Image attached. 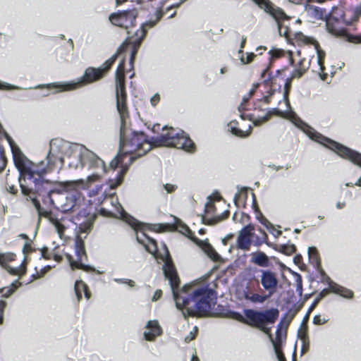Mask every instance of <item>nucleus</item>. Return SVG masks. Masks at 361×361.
I'll return each mask as SVG.
<instances>
[{"label": "nucleus", "mask_w": 361, "mask_h": 361, "mask_svg": "<svg viewBox=\"0 0 361 361\" xmlns=\"http://www.w3.org/2000/svg\"><path fill=\"white\" fill-rule=\"evenodd\" d=\"M31 250V246L29 244H25L23 247V252H27Z\"/></svg>", "instance_id": "57"}, {"label": "nucleus", "mask_w": 361, "mask_h": 361, "mask_svg": "<svg viewBox=\"0 0 361 361\" xmlns=\"http://www.w3.org/2000/svg\"><path fill=\"white\" fill-rule=\"evenodd\" d=\"M52 256H53L54 260L56 261V262H59L61 259V257L60 255H54Z\"/></svg>", "instance_id": "59"}, {"label": "nucleus", "mask_w": 361, "mask_h": 361, "mask_svg": "<svg viewBox=\"0 0 361 361\" xmlns=\"http://www.w3.org/2000/svg\"><path fill=\"white\" fill-rule=\"evenodd\" d=\"M251 261L254 264L267 267L269 266V258L268 257L262 252H252L251 255Z\"/></svg>", "instance_id": "28"}, {"label": "nucleus", "mask_w": 361, "mask_h": 361, "mask_svg": "<svg viewBox=\"0 0 361 361\" xmlns=\"http://www.w3.org/2000/svg\"><path fill=\"white\" fill-rule=\"evenodd\" d=\"M6 303L4 300H0V324L3 322V313L6 307Z\"/></svg>", "instance_id": "46"}, {"label": "nucleus", "mask_w": 361, "mask_h": 361, "mask_svg": "<svg viewBox=\"0 0 361 361\" xmlns=\"http://www.w3.org/2000/svg\"><path fill=\"white\" fill-rule=\"evenodd\" d=\"M247 188H240L238 192L234 196V202L235 204L238 206L239 204L243 203V201L247 197Z\"/></svg>", "instance_id": "32"}, {"label": "nucleus", "mask_w": 361, "mask_h": 361, "mask_svg": "<svg viewBox=\"0 0 361 361\" xmlns=\"http://www.w3.org/2000/svg\"><path fill=\"white\" fill-rule=\"evenodd\" d=\"M134 40L131 42L133 45L130 47L128 43H123L118 50V53L113 55L110 59L106 61L101 67L98 68H88L85 70L84 75L80 79L74 81L66 82H53L47 84L46 87L50 90H54V93L71 91L80 88L85 85L95 82L102 78L104 74L111 68L114 63L116 57L121 53L126 52L130 48V63L133 66L135 56L137 53V44L133 43Z\"/></svg>", "instance_id": "4"}, {"label": "nucleus", "mask_w": 361, "mask_h": 361, "mask_svg": "<svg viewBox=\"0 0 361 361\" xmlns=\"http://www.w3.org/2000/svg\"><path fill=\"white\" fill-rule=\"evenodd\" d=\"M251 97H249V94H247V95L246 96H244L243 98V103L241 104L240 105V107L243 108V103L246 102L247 101H248V99L250 98Z\"/></svg>", "instance_id": "58"}, {"label": "nucleus", "mask_w": 361, "mask_h": 361, "mask_svg": "<svg viewBox=\"0 0 361 361\" xmlns=\"http://www.w3.org/2000/svg\"><path fill=\"white\" fill-rule=\"evenodd\" d=\"M94 172L85 178L61 183V191L66 193V202L61 205L63 212L75 211L83 201L80 190L88 189L94 183L99 181L105 173L94 170Z\"/></svg>", "instance_id": "6"}, {"label": "nucleus", "mask_w": 361, "mask_h": 361, "mask_svg": "<svg viewBox=\"0 0 361 361\" xmlns=\"http://www.w3.org/2000/svg\"><path fill=\"white\" fill-rule=\"evenodd\" d=\"M24 180V176H19L18 181L20 184V187L21 189V192L23 195L26 196L27 197V200L30 199L35 208L37 211V213L39 216H45L48 217L49 216V213L46 211H42L40 207V203L39 200H37V196H42L43 197V202L44 204H49L51 205L54 204V200H52L51 195V193L54 192V190H51L49 188V182L47 180H43L44 185H42L40 187L41 188H39L37 190H32V191H30L29 190H23V181Z\"/></svg>", "instance_id": "9"}, {"label": "nucleus", "mask_w": 361, "mask_h": 361, "mask_svg": "<svg viewBox=\"0 0 361 361\" xmlns=\"http://www.w3.org/2000/svg\"><path fill=\"white\" fill-rule=\"evenodd\" d=\"M136 17L137 11L130 10L112 13L109 16V20L114 25L128 29L134 25Z\"/></svg>", "instance_id": "17"}, {"label": "nucleus", "mask_w": 361, "mask_h": 361, "mask_svg": "<svg viewBox=\"0 0 361 361\" xmlns=\"http://www.w3.org/2000/svg\"><path fill=\"white\" fill-rule=\"evenodd\" d=\"M325 147L335 152L342 158L346 159L361 167V154L341 145L332 140H329ZM355 185L361 186V177L355 182Z\"/></svg>", "instance_id": "11"}, {"label": "nucleus", "mask_w": 361, "mask_h": 361, "mask_svg": "<svg viewBox=\"0 0 361 361\" xmlns=\"http://www.w3.org/2000/svg\"><path fill=\"white\" fill-rule=\"evenodd\" d=\"M290 84V81L285 84L286 92L283 95L285 103L288 107L286 111H281L278 109H274L272 114L278 116L287 118L290 120L295 126L302 130L311 140L326 146L330 139L323 136L322 134L317 132L312 127L304 123L300 118L297 116L295 113L290 109V104L287 97V90Z\"/></svg>", "instance_id": "7"}, {"label": "nucleus", "mask_w": 361, "mask_h": 361, "mask_svg": "<svg viewBox=\"0 0 361 361\" xmlns=\"http://www.w3.org/2000/svg\"><path fill=\"white\" fill-rule=\"evenodd\" d=\"M180 232L192 240L214 262H219L221 260L220 255L216 252L207 240H201L195 238L187 226L182 225L180 228Z\"/></svg>", "instance_id": "15"}, {"label": "nucleus", "mask_w": 361, "mask_h": 361, "mask_svg": "<svg viewBox=\"0 0 361 361\" xmlns=\"http://www.w3.org/2000/svg\"><path fill=\"white\" fill-rule=\"evenodd\" d=\"M114 281L118 283L126 284L130 287H134L135 285L134 281L128 279H114Z\"/></svg>", "instance_id": "39"}, {"label": "nucleus", "mask_w": 361, "mask_h": 361, "mask_svg": "<svg viewBox=\"0 0 361 361\" xmlns=\"http://www.w3.org/2000/svg\"><path fill=\"white\" fill-rule=\"evenodd\" d=\"M4 131L8 135L10 136L3 128V126L0 123V136L2 135L6 139V137H5L4 134ZM6 163H7V159L6 158V156H5V153H4V149L0 146V172H1L2 171H4V169H5L6 166Z\"/></svg>", "instance_id": "30"}, {"label": "nucleus", "mask_w": 361, "mask_h": 361, "mask_svg": "<svg viewBox=\"0 0 361 361\" xmlns=\"http://www.w3.org/2000/svg\"><path fill=\"white\" fill-rule=\"evenodd\" d=\"M306 11L310 16L314 18V19L326 20L327 13L326 12V11L323 10L319 7L310 5L306 7Z\"/></svg>", "instance_id": "26"}, {"label": "nucleus", "mask_w": 361, "mask_h": 361, "mask_svg": "<svg viewBox=\"0 0 361 361\" xmlns=\"http://www.w3.org/2000/svg\"><path fill=\"white\" fill-rule=\"evenodd\" d=\"M126 0H116V4L117 6L123 4V2H125Z\"/></svg>", "instance_id": "63"}, {"label": "nucleus", "mask_w": 361, "mask_h": 361, "mask_svg": "<svg viewBox=\"0 0 361 361\" xmlns=\"http://www.w3.org/2000/svg\"><path fill=\"white\" fill-rule=\"evenodd\" d=\"M124 62L119 63L116 73V107L121 119L120 149L116 157L110 163L112 169L120 166L121 172L124 173L128 166L137 157H141L149 152L152 144L146 139L143 133L131 132L127 127L126 118L128 111L126 106V94L124 82Z\"/></svg>", "instance_id": "3"}, {"label": "nucleus", "mask_w": 361, "mask_h": 361, "mask_svg": "<svg viewBox=\"0 0 361 361\" xmlns=\"http://www.w3.org/2000/svg\"><path fill=\"white\" fill-rule=\"evenodd\" d=\"M13 154L15 166L20 176H24L23 190H38L44 185L43 176L51 171L54 168L62 166L66 158L68 166L78 169L87 167L90 170L106 172L104 161L94 152L82 145L71 143L61 138L52 139L49 142V149L46 157L47 163L41 161L36 164L30 161L22 152L11 136L4 131Z\"/></svg>", "instance_id": "2"}, {"label": "nucleus", "mask_w": 361, "mask_h": 361, "mask_svg": "<svg viewBox=\"0 0 361 361\" xmlns=\"http://www.w3.org/2000/svg\"><path fill=\"white\" fill-rule=\"evenodd\" d=\"M265 236H266L265 233H262L263 239H262V240H257L255 243H256L257 245H259V244H261V243L264 240Z\"/></svg>", "instance_id": "61"}, {"label": "nucleus", "mask_w": 361, "mask_h": 361, "mask_svg": "<svg viewBox=\"0 0 361 361\" xmlns=\"http://www.w3.org/2000/svg\"><path fill=\"white\" fill-rule=\"evenodd\" d=\"M326 20H329V24H330L331 21H335L337 24L351 23V20L345 18V12L343 9L340 7L333 8L329 17H326Z\"/></svg>", "instance_id": "24"}, {"label": "nucleus", "mask_w": 361, "mask_h": 361, "mask_svg": "<svg viewBox=\"0 0 361 361\" xmlns=\"http://www.w3.org/2000/svg\"><path fill=\"white\" fill-rule=\"evenodd\" d=\"M75 250L77 256V260H73L71 255L66 254V257L69 262L71 268L73 270L75 269H81L85 271H93L94 268L84 264L82 262L84 258H86V252L85 249V244L80 238H77L75 242Z\"/></svg>", "instance_id": "14"}, {"label": "nucleus", "mask_w": 361, "mask_h": 361, "mask_svg": "<svg viewBox=\"0 0 361 361\" xmlns=\"http://www.w3.org/2000/svg\"><path fill=\"white\" fill-rule=\"evenodd\" d=\"M265 226L268 229V231L274 236L279 237L281 234V231H280L278 228H276L272 224L266 221L264 223Z\"/></svg>", "instance_id": "37"}, {"label": "nucleus", "mask_w": 361, "mask_h": 361, "mask_svg": "<svg viewBox=\"0 0 361 361\" xmlns=\"http://www.w3.org/2000/svg\"><path fill=\"white\" fill-rule=\"evenodd\" d=\"M4 87H6V88H8V89L11 88V87L9 86L8 85H2V84L0 83V88L1 89V88H4Z\"/></svg>", "instance_id": "64"}, {"label": "nucleus", "mask_w": 361, "mask_h": 361, "mask_svg": "<svg viewBox=\"0 0 361 361\" xmlns=\"http://www.w3.org/2000/svg\"><path fill=\"white\" fill-rule=\"evenodd\" d=\"M345 206V202H338L336 204V208L338 209L344 208Z\"/></svg>", "instance_id": "54"}, {"label": "nucleus", "mask_w": 361, "mask_h": 361, "mask_svg": "<svg viewBox=\"0 0 361 361\" xmlns=\"http://www.w3.org/2000/svg\"><path fill=\"white\" fill-rule=\"evenodd\" d=\"M328 322V319L322 318L320 315H316L313 318V323L316 325L324 324Z\"/></svg>", "instance_id": "40"}, {"label": "nucleus", "mask_w": 361, "mask_h": 361, "mask_svg": "<svg viewBox=\"0 0 361 361\" xmlns=\"http://www.w3.org/2000/svg\"><path fill=\"white\" fill-rule=\"evenodd\" d=\"M221 204L223 203L219 202L218 205H216L210 197L207 198V202L205 204V216L202 217L204 224L214 225L228 217V210L219 212L218 209Z\"/></svg>", "instance_id": "13"}, {"label": "nucleus", "mask_w": 361, "mask_h": 361, "mask_svg": "<svg viewBox=\"0 0 361 361\" xmlns=\"http://www.w3.org/2000/svg\"><path fill=\"white\" fill-rule=\"evenodd\" d=\"M298 338L300 339V341L302 343V348L303 349H308L310 346V340L307 334V330L306 328H304L303 329H300L298 331Z\"/></svg>", "instance_id": "31"}, {"label": "nucleus", "mask_w": 361, "mask_h": 361, "mask_svg": "<svg viewBox=\"0 0 361 361\" xmlns=\"http://www.w3.org/2000/svg\"><path fill=\"white\" fill-rule=\"evenodd\" d=\"M8 191L10 192V193H12V194H16L17 192V189L15 188V186L13 185H9L8 186V188H7Z\"/></svg>", "instance_id": "53"}, {"label": "nucleus", "mask_w": 361, "mask_h": 361, "mask_svg": "<svg viewBox=\"0 0 361 361\" xmlns=\"http://www.w3.org/2000/svg\"><path fill=\"white\" fill-rule=\"evenodd\" d=\"M295 42L300 44H313L317 54V63L320 69L323 70V63L325 53L319 47L318 43L312 37L305 36L302 32H296L294 35Z\"/></svg>", "instance_id": "19"}, {"label": "nucleus", "mask_w": 361, "mask_h": 361, "mask_svg": "<svg viewBox=\"0 0 361 361\" xmlns=\"http://www.w3.org/2000/svg\"><path fill=\"white\" fill-rule=\"evenodd\" d=\"M191 361H200V360H199V358L197 357L196 355H193L192 358H191Z\"/></svg>", "instance_id": "62"}, {"label": "nucleus", "mask_w": 361, "mask_h": 361, "mask_svg": "<svg viewBox=\"0 0 361 361\" xmlns=\"http://www.w3.org/2000/svg\"><path fill=\"white\" fill-rule=\"evenodd\" d=\"M308 255L310 260L314 263L316 265L319 264V257L317 250L314 247H310L308 248Z\"/></svg>", "instance_id": "35"}, {"label": "nucleus", "mask_w": 361, "mask_h": 361, "mask_svg": "<svg viewBox=\"0 0 361 361\" xmlns=\"http://www.w3.org/2000/svg\"><path fill=\"white\" fill-rule=\"evenodd\" d=\"M240 60L243 64H248L251 63L253 61L254 58L255 57V54L252 52H247L245 54V55L243 53L240 54Z\"/></svg>", "instance_id": "36"}, {"label": "nucleus", "mask_w": 361, "mask_h": 361, "mask_svg": "<svg viewBox=\"0 0 361 361\" xmlns=\"http://www.w3.org/2000/svg\"><path fill=\"white\" fill-rule=\"evenodd\" d=\"M279 310L274 308L262 312L246 310H245L246 320H245L243 317L240 314H238L236 319L250 326L258 327L263 332L268 334L270 341L273 345L278 361H286L281 348L283 339L286 334V331L282 329V324L278 325L275 339H274L269 334L270 329L266 327V324H272L279 317Z\"/></svg>", "instance_id": "5"}, {"label": "nucleus", "mask_w": 361, "mask_h": 361, "mask_svg": "<svg viewBox=\"0 0 361 361\" xmlns=\"http://www.w3.org/2000/svg\"><path fill=\"white\" fill-rule=\"evenodd\" d=\"M106 201H110L113 209L102 208L99 211L100 214L105 216H114L125 221L136 231L137 242L155 258L160 259L164 262L163 271L165 277L169 281L176 307L181 312L183 316L186 318L189 316L208 315L216 301L214 293L209 288L207 283L204 281H195L185 285L179 290L178 288L179 279L166 245L163 244L159 250L155 240L145 233L146 225L138 222L126 213L117 199L111 197Z\"/></svg>", "instance_id": "1"}, {"label": "nucleus", "mask_w": 361, "mask_h": 361, "mask_svg": "<svg viewBox=\"0 0 361 361\" xmlns=\"http://www.w3.org/2000/svg\"><path fill=\"white\" fill-rule=\"evenodd\" d=\"M282 249L283 252L287 255H290L295 250V247L293 245L283 246Z\"/></svg>", "instance_id": "43"}, {"label": "nucleus", "mask_w": 361, "mask_h": 361, "mask_svg": "<svg viewBox=\"0 0 361 361\" xmlns=\"http://www.w3.org/2000/svg\"><path fill=\"white\" fill-rule=\"evenodd\" d=\"M329 289L334 293L338 294L346 299H352L354 296L353 292L345 287H343L333 281L329 282Z\"/></svg>", "instance_id": "25"}, {"label": "nucleus", "mask_w": 361, "mask_h": 361, "mask_svg": "<svg viewBox=\"0 0 361 361\" xmlns=\"http://www.w3.org/2000/svg\"><path fill=\"white\" fill-rule=\"evenodd\" d=\"M197 331V327H195L194 330L192 331H190V334L185 337V341L190 342V341L193 340L195 337Z\"/></svg>", "instance_id": "45"}, {"label": "nucleus", "mask_w": 361, "mask_h": 361, "mask_svg": "<svg viewBox=\"0 0 361 361\" xmlns=\"http://www.w3.org/2000/svg\"><path fill=\"white\" fill-rule=\"evenodd\" d=\"M343 24H337L335 21H331L329 24V20H326V30L331 34L335 36H347L348 40L354 43H361V35L357 37H350L347 35L346 30L341 25Z\"/></svg>", "instance_id": "22"}, {"label": "nucleus", "mask_w": 361, "mask_h": 361, "mask_svg": "<svg viewBox=\"0 0 361 361\" xmlns=\"http://www.w3.org/2000/svg\"><path fill=\"white\" fill-rule=\"evenodd\" d=\"M16 255L12 252H0V264L7 271L13 276H21L25 274L26 271L25 262L17 267L13 268L8 265L10 262L15 260Z\"/></svg>", "instance_id": "18"}, {"label": "nucleus", "mask_w": 361, "mask_h": 361, "mask_svg": "<svg viewBox=\"0 0 361 361\" xmlns=\"http://www.w3.org/2000/svg\"><path fill=\"white\" fill-rule=\"evenodd\" d=\"M20 286V283H18V281H16L14 282H13L11 285V287H7V288H2L1 290V293H2V295L4 296H6V297H8L10 296L13 292L14 290L18 287Z\"/></svg>", "instance_id": "33"}, {"label": "nucleus", "mask_w": 361, "mask_h": 361, "mask_svg": "<svg viewBox=\"0 0 361 361\" xmlns=\"http://www.w3.org/2000/svg\"><path fill=\"white\" fill-rule=\"evenodd\" d=\"M50 221L52 224L54 226L56 231L59 233V236L61 238L62 235L65 231V226L56 219H53L50 217Z\"/></svg>", "instance_id": "34"}, {"label": "nucleus", "mask_w": 361, "mask_h": 361, "mask_svg": "<svg viewBox=\"0 0 361 361\" xmlns=\"http://www.w3.org/2000/svg\"><path fill=\"white\" fill-rule=\"evenodd\" d=\"M51 268V266L50 265L45 266L43 268H41L39 270L35 268V274H33V277L35 279L42 277Z\"/></svg>", "instance_id": "38"}, {"label": "nucleus", "mask_w": 361, "mask_h": 361, "mask_svg": "<svg viewBox=\"0 0 361 361\" xmlns=\"http://www.w3.org/2000/svg\"><path fill=\"white\" fill-rule=\"evenodd\" d=\"M228 130L235 136L240 137H247L252 130V127L250 126L248 129L245 131L242 130L237 128L236 123L235 121H231L228 124Z\"/></svg>", "instance_id": "29"}, {"label": "nucleus", "mask_w": 361, "mask_h": 361, "mask_svg": "<svg viewBox=\"0 0 361 361\" xmlns=\"http://www.w3.org/2000/svg\"><path fill=\"white\" fill-rule=\"evenodd\" d=\"M271 295L268 293L266 295H262L257 293H253L250 291L248 288H246L241 293V298H244L252 303L262 304L267 300Z\"/></svg>", "instance_id": "23"}, {"label": "nucleus", "mask_w": 361, "mask_h": 361, "mask_svg": "<svg viewBox=\"0 0 361 361\" xmlns=\"http://www.w3.org/2000/svg\"><path fill=\"white\" fill-rule=\"evenodd\" d=\"M166 132L154 139V146L173 147L182 149L188 152L195 151V145L192 140L183 130L177 131L167 126L163 128Z\"/></svg>", "instance_id": "8"}, {"label": "nucleus", "mask_w": 361, "mask_h": 361, "mask_svg": "<svg viewBox=\"0 0 361 361\" xmlns=\"http://www.w3.org/2000/svg\"><path fill=\"white\" fill-rule=\"evenodd\" d=\"M161 294H162V292H161V290H157L154 292V295L152 298V300L153 302H156L157 300H158L161 298Z\"/></svg>", "instance_id": "47"}, {"label": "nucleus", "mask_w": 361, "mask_h": 361, "mask_svg": "<svg viewBox=\"0 0 361 361\" xmlns=\"http://www.w3.org/2000/svg\"><path fill=\"white\" fill-rule=\"evenodd\" d=\"M254 226L247 225L245 226L239 233L237 243L238 247L242 250H248L251 245V239L253 237Z\"/></svg>", "instance_id": "20"}, {"label": "nucleus", "mask_w": 361, "mask_h": 361, "mask_svg": "<svg viewBox=\"0 0 361 361\" xmlns=\"http://www.w3.org/2000/svg\"><path fill=\"white\" fill-rule=\"evenodd\" d=\"M303 71H298V70H295L293 73V75H292V77H291V79L293 78H300L302 74H303Z\"/></svg>", "instance_id": "50"}, {"label": "nucleus", "mask_w": 361, "mask_h": 361, "mask_svg": "<svg viewBox=\"0 0 361 361\" xmlns=\"http://www.w3.org/2000/svg\"><path fill=\"white\" fill-rule=\"evenodd\" d=\"M160 99V96L158 94H155L150 99V102L153 106H155Z\"/></svg>", "instance_id": "48"}, {"label": "nucleus", "mask_w": 361, "mask_h": 361, "mask_svg": "<svg viewBox=\"0 0 361 361\" xmlns=\"http://www.w3.org/2000/svg\"><path fill=\"white\" fill-rule=\"evenodd\" d=\"M41 255L43 258L44 259H50L51 257H52V252H51L50 251H49V250L47 248H42L41 250Z\"/></svg>", "instance_id": "42"}, {"label": "nucleus", "mask_w": 361, "mask_h": 361, "mask_svg": "<svg viewBox=\"0 0 361 361\" xmlns=\"http://www.w3.org/2000/svg\"><path fill=\"white\" fill-rule=\"evenodd\" d=\"M258 84L253 85L252 87L250 89V90L248 92L249 97H252L254 92H255L256 89L258 87Z\"/></svg>", "instance_id": "51"}, {"label": "nucleus", "mask_w": 361, "mask_h": 361, "mask_svg": "<svg viewBox=\"0 0 361 361\" xmlns=\"http://www.w3.org/2000/svg\"><path fill=\"white\" fill-rule=\"evenodd\" d=\"M185 1V0H179L178 1L169 4L166 7L162 6L161 8L157 10L155 12V19H150L148 22L143 23L140 29L137 30V32H135L136 37L134 39L133 43H136L137 47L140 46L141 41L145 37L147 28L153 27L161 19V16L164 14V8L166 11H168L171 8H177Z\"/></svg>", "instance_id": "12"}, {"label": "nucleus", "mask_w": 361, "mask_h": 361, "mask_svg": "<svg viewBox=\"0 0 361 361\" xmlns=\"http://www.w3.org/2000/svg\"><path fill=\"white\" fill-rule=\"evenodd\" d=\"M74 289L78 301L81 300L82 294L85 295L87 300L90 299V293L88 291L87 286L82 281H76L75 283Z\"/></svg>", "instance_id": "27"}, {"label": "nucleus", "mask_w": 361, "mask_h": 361, "mask_svg": "<svg viewBox=\"0 0 361 361\" xmlns=\"http://www.w3.org/2000/svg\"><path fill=\"white\" fill-rule=\"evenodd\" d=\"M267 120V117H264V118H262V121H259V120H255V121L253 122V123H254V125H255V126H259L262 122L266 121Z\"/></svg>", "instance_id": "56"}, {"label": "nucleus", "mask_w": 361, "mask_h": 361, "mask_svg": "<svg viewBox=\"0 0 361 361\" xmlns=\"http://www.w3.org/2000/svg\"><path fill=\"white\" fill-rule=\"evenodd\" d=\"M162 334V328L159 322L156 319L149 320L147 322L143 332V336L147 341H153L157 337Z\"/></svg>", "instance_id": "21"}, {"label": "nucleus", "mask_w": 361, "mask_h": 361, "mask_svg": "<svg viewBox=\"0 0 361 361\" xmlns=\"http://www.w3.org/2000/svg\"><path fill=\"white\" fill-rule=\"evenodd\" d=\"M297 283H298V287L300 289H302L301 278H300V276L298 274H297Z\"/></svg>", "instance_id": "55"}, {"label": "nucleus", "mask_w": 361, "mask_h": 361, "mask_svg": "<svg viewBox=\"0 0 361 361\" xmlns=\"http://www.w3.org/2000/svg\"><path fill=\"white\" fill-rule=\"evenodd\" d=\"M271 58H279L283 54V51L281 49H272L269 51Z\"/></svg>", "instance_id": "41"}, {"label": "nucleus", "mask_w": 361, "mask_h": 361, "mask_svg": "<svg viewBox=\"0 0 361 361\" xmlns=\"http://www.w3.org/2000/svg\"><path fill=\"white\" fill-rule=\"evenodd\" d=\"M245 41H246V38L245 37H243L242 42H241V44H240V49L238 51V54H243V47L245 46Z\"/></svg>", "instance_id": "52"}, {"label": "nucleus", "mask_w": 361, "mask_h": 361, "mask_svg": "<svg viewBox=\"0 0 361 361\" xmlns=\"http://www.w3.org/2000/svg\"><path fill=\"white\" fill-rule=\"evenodd\" d=\"M261 11L271 16L277 23L279 33L281 36L287 37V28L282 27L281 22L288 20L290 17L283 10L276 6L270 0H251Z\"/></svg>", "instance_id": "10"}, {"label": "nucleus", "mask_w": 361, "mask_h": 361, "mask_svg": "<svg viewBox=\"0 0 361 361\" xmlns=\"http://www.w3.org/2000/svg\"><path fill=\"white\" fill-rule=\"evenodd\" d=\"M102 185L97 186L95 190H92L90 191V192H89L90 196L96 195L97 194L99 193V190H102Z\"/></svg>", "instance_id": "49"}, {"label": "nucleus", "mask_w": 361, "mask_h": 361, "mask_svg": "<svg viewBox=\"0 0 361 361\" xmlns=\"http://www.w3.org/2000/svg\"><path fill=\"white\" fill-rule=\"evenodd\" d=\"M121 180H121V178H119L117 180V183H116V185H113V184H112V185H111V188H114L115 187H116L118 185H119V184L121 183Z\"/></svg>", "instance_id": "60"}, {"label": "nucleus", "mask_w": 361, "mask_h": 361, "mask_svg": "<svg viewBox=\"0 0 361 361\" xmlns=\"http://www.w3.org/2000/svg\"><path fill=\"white\" fill-rule=\"evenodd\" d=\"M163 187L166 190L167 193H171L174 192L177 188V187L175 185L169 183L164 185Z\"/></svg>", "instance_id": "44"}, {"label": "nucleus", "mask_w": 361, "mask_h": 361, "mask_svg": "<svg viewBox=\"0 0 361 361\" xmlns=\"http://www.w3.org/2000/svg\"><path fill=\"white\" fill-rule=\"evenodd\" d=\"M259 283L263 289L269 295H273L278 289L279 279L278 275L268 269L260 270Z\"/></svg>", "instance_id": "16"}]
</instances>
